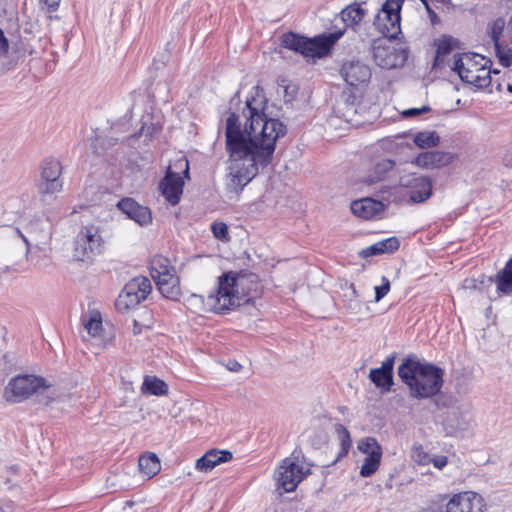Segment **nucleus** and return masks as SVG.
<instances>
[{"label":"nucleus","mask_w":512,"mask_h":512,"mask_svg":"<svg viewBox=\"0 0 512 512\" xmlns=\"http://www.w3.org/2000/svg\"><path fill=\"white\" fill-rule=\"evenodd\" d=\"M399 248V240L396 237H390L379 241L362 251L364 257L380 255L383 253H393Z\"/></svg>","instance_id":"26"},{"label":"nucleus","mask_w":512,"mask_h":512,"mask_svg":"<svg viewBox=\"0 0 512 512\" xmlns=\"http://www.w3.org/2000/svg\"><path fill=\"white\" fill-rule=\"evenodd\" d=\"M447 512H484L486 502L474 491H463L454 494L446 503Z\"/></svg>","instance_id":"13"},{"label":"nucleus","mask_w":512,"mask_h":512,"mask_svg":"<svg viewBox=\"0 0 512 512\" xmlns=\"http://www.w3.org/2000/svg\"><path fill=\"white\" fill-rule=\"evenodd\" d=\"M454 155L443 151H427L420 153L414 163L423 169H436L451 164Z\"/></svg>","instance_id":"22"},{"label":"nucleus","mask_w":512,"mask_h":512,"mask_svg":"<svg viewBox=\"0 0 512 512\" xmlns=\"http://www.w3.org/2000/svg\"><path fill=\"white\" fill-rule=\"evenodd\" d=\"M372 55L375 63L385 69L402 66L406 61L404 50L383 45L381 40L375 41L372 46Z\"/></svg>","instance_id":"14"},{"label":"nucleus","mask_w":512,"mask_h":512,"mask_svg":"<svg viewBox=\"0 0 512 512\" xmlns=\"http://www.w3.org/2000/svg\"><path fill=\"white\" fill-rule=\"evenodd\" d=\"M61 170V164L56 159H47L43 162L41 177L37 186L42 200H46L48 196L62 191Z\"/></svg>","instance_id":"10"},{"label":"nucleus","mask_w":512,"mask_h":512,"mask_svg":"<svg viewBox=\"0 0 512 512\" xmlns=\"http://www.w3.org/2000/svg\"><path fill=\"white\" fill-rule=\"evenodd\" d=\"M365 16V10L358 4L349 5L344 8L340 13L341 21L344 23L345 31L348 26H355L359 24Z\"/></svg>","instance_id":"28"},{"label":"nucleus","mask_w":512,"mask_h":512,"mask_svg":"<svg viewBox=\"0 0 512 512\" xmlns=\"http://www.w3.org/2000/svg\"><path fill=\"white\" fill-rule=\"evenodd\" d=\"M385 208L383 202L372 198H363L351 203L353 214L367 220L380 217Z\"/></svg>","instance_id":"21"},{"label":"nucleus","mask_w":512,"mask_h":512,"mask_svg":"<svg viewBox=\"0 0 512 512\" xmlns=\"http://www.w3.org/2000/svg\"><path fill=\"white\" fill-rule=\"evenodd\" d=\"M401 185L410 188V200L413 203H421L429 199L432 195V182L428 177H403Z\"/></svg>","instance_id":"17"},{"label":"nucleus","mask_w":512,"mask_h":512,"mask_svg":"<svg viewBox=\"0 0 512 512\" xmlns=\"http://www.w3.org/2000/svg\"><path fill=\"white\" fill-rule=\"evenodd\" d=\"M447 436L463 438L473 431V414L470 405L459 404L449 408L443 419Z\"/></svg>","instance_id":"9"},{"label":"nucleus","mask_w":512,"mask_h":512,"mask_svg":"<svg viewBox=\"0 0 512 512\" xmlns=\"http://www.w3.org/2000/svg\"><path fill=\"white\" fill-rule=\"evenodd\" d=\"M212 232L215 236V238L219 240H228L229 239V233H228V227L223 222H215L211 226Z\"/></svg>","instance_id":"40"},{"label":"nucleus","mask_w":512,"mask_h":512,"mask_svg":"<svg viewBox=\"0 0 512 512\" xmlns=\"http://www.w3.org/2000/svg\"><path fill=\"white\" fill-rule=\"evenodd\" d=\"M226 368L232 372H239L242 368V365L236 360H229L226 364Z\"/></svg>","instance_id":"46"},{"label":"nucleus","mask_w":512,"mask_h":512,"mask_svg":"<svg viewBox=\"0 0 512 512\" xmlns=\"http://www.w3.org/2000/svg\"><path fill=\"white\" fill-rule=\"evenodd\" d=\"M0 512H3V510L0 508Z\"/></svg>","instance_id":"58"},{"label":"nucleus","mask_w":512,"mask_h":512,"mask_svg":"<svg viewBox=\"0 0 512 512\" xmlns=\"http://www.w3.org/2000/svg\"><path fill=\"white\" fill-rule=\"evenodd\" d=\"M9 51V41L6 38L3 30L0 28V56L7 55Z\"/></svg>","instance_id":"44"},{"label":"nucleus","mask_w":512,"mask_h":512,"mask_svg":"<svg viewBox=\"0 0 512 512\" xmlns=\"http://www.w3.org/2000/svg\"><path fill=\"white\" fill-rule=\"evenodd\" d=\"M278 86H279V89L283 90L285 102H291L296 98L297 93H298V87L296 84L288 82L285 79H281L278 82Z\"/></svg>","instance_id":"38"},{"label":"nucleus","mask_w":512,"mask_h":512,"mask_svg":"<svg viewBox=\"0 0 512 512\" xmlns=\"http://www.w3.org/2000/svg\"><path fill=\"white\" fill-rule=\"evenodd\" d=\"M104 240L98 226H83L74 240L73 257L78 261H89L103 250Z\"/></svg>","instance_id":"6"},{"label":"nucleus","mask_w":512,"mask_h":512,"mask_svg":"<svg viewBox=\"0 0 512 512\" xmlns=\"http://www.w3.org/2000/svg\"><path fill=\"white\" fill-rule=\"evenodd\" d=\"M358 449L366 455L360 468V475L370 477L380 467L382 447L374 437H366L358 443Z\"/></svg>","instance_id":"12"},{"label":"nucleus","mask_w":512,"mask_h":512,"mask_svg":"<svg viewBox=\"0 0 512 512\" xmlns=\"http://www.w3.org/2000/svg\"><path fill=\"white\" fill-rule=\"evenodd\" d=\"M420 1L423 3V5H424L425 7H426V4H429V3L427 2V0H420Z\"/></svg>","instance_id":"53"},{"label":"nucleus","mask_w":512,"mask_h":512,"mask_svg":"<svg viewBox=\"0 0 512 512\" xmlns=\"http://www.w3.org/2000/svg\"><path fill=\"white\" fill-rule=\"evenodd\" d=\"M51 384L35 375H18L12 378L4 390V398L9 402H20L41 389L50 388Z\"/></svg>","instance_id":"8"},{"label":"nucleus","mask_w":512,"mask_h":512,"mask_svg":"<svg viewBox=\"0 0 512 512\" xmlns=\"http://www.w3.org/2000/svg\"><path fill=\"white\" fill-rule=\"evenodd\" d=\"M82 324L91 337H97L103 330L102 316L98 310H89L82 315Z\"/></svg>","instance_id":"25"},{"label":"nucleus","mask_w":512,"mask_h":512,"mask_svg":"<svg viewBox=\"0 0 512 512\" xmlns=\"http://www.w3.org/2000/svg\"><path fill=\"white\" fill-rule=\"evenodd\" d=\"M41 2L47 6L49 10H56L59 6L60 0H41Z\"/></svg>","instance_id":"49"},{"label":"nucleus","mask_w":512,"mask_h":512,"mask_svg":"<svg viewBox=\"0 0 512 512\" xmlns=\"http://www.w3.org/2000/svg\"><path fill=\"white\" fill-rule=\"evenodd\" d=\"M390 291V281L387 277H382V284L375 286V302L382 300Z\"/></svg>","instance_id":"42"},{"label":"nucleus","mask_w":512,"mask_h":512,"mask_svg":"<svg viewBox=\"0 0 512 512\" xmlns=\"http://www.w3.org/2000/svg\"><path fill=\"white\" fill-rule=\"evenodd\" d=\"M431 462H433V465L438 468V469H442L443 467H445L448 463V459L446 456H436L434 458H431Z\"/></svg>","instance_id":"45"},{"label":"nucleus","mask_w":512,"mask_h":512,"mask_svg":"<svg viewBox=\"0 0 512 512\" xmlns=\"http://www.w3.org/2000/svg\"><path fill=\"white\" fill-rule=\"evenodd\" d=\"M340 73L345 82L352 87L366 85L372 75L370 67L358 60L345 62Z\"/></svg>","instance_id":"16"},{"label":"nucleus","mask_w":512,"mask_h":512,"mask_svg":"<svg viewBox=\"0 0 512 512\" xmlns=\"http://www.w3.org/2000/svg\"><path fill=\"white\" fill-rule=\"evenodd\" d=\"M134 333H139V328H134Z\"/></svg>","instance_id":"55"},{"label":"nucleus","mask_w":512,"mask_h":512,"mask_svg":"<svg viewBox=\"0 0 512 512\" xmlns=\"http://www.w3.org/2000/svg\"><path fill=\"white\" fill-rule=\"evenodd\" d=\"M440 137L435 131H422L414 136V143L419 148H431L439 144Z\"/></svg>","instance_id":"36"},{"label":"nucleus","mask_w":512,"mask_h":512,"mask_svg":"<svg viewBox=\"0 0 512 512\" xmlns=\"http://www.w3.org/2000/svg\"><path fill=\"white\" fill-rule=\"evenodd\" d=\"M394 165L395 162L390 159H382L378 161L366 177L365 182L371 185L383 180L386 174L393 169Z\"/></svg>","instance_id":"31"},{"label":"nucleus","mask_w":512,"mask_h":512,"mask_svg":"<svg viewBox=\"0 0 512 512\" xmlns=\"http://www.w3.org/2000/svg\"><path fill=\"white\" fill-rule=\"evenodd\" d=\"M420 1L423 3V5H424L425 7H426V4H429V3L427 2V0H420Z\"/></svg>","instance_id":"54"},{"label":"nucleus","mask_w":512,"mask_h":512,"mask_svg":"<svg viewBox=\"0 0 512 512\" xmlns=\"http://www.w3.org/2000/svg\"><path fill=\"white\" fill-rule=\"evenodd\" d=\"M344 34V30H336L327 36L307 39L295 33L282 36L281 45L284 48L301 53L305 57L321 58L325 56L333 44Z\"/></svg>","instance_id":"5"},{"label":"nucleus","mask_w":512,"mask_h":512,"mask_svg":"<svg viewBox=\"0 0 512 512\" xmlns=\"http://www.w3.org/2000/svg\"><path fill=\"white\" fill-rule=\"evenodd\" d=\"M508 90L512 92V85H508Z\"/></svg>","instance_id":"57"},{"label":"nucleus","mask_w":512,"mask_h":512,"mask_svg":"<svg viewBox=\"0 0 512 512\" xmlns=\"http://www.w3.org/2000/svg\"><path fill=\"white\" fill-rule=\"evenodd\" d=\"M138 465L140 471L151 478L155 476L161 469L160 460L155 453H145L139 457Z\"/></svg>","instance_id":"29"},{"label":"nucleus","mask_w":512,"mask_h":512,"mask_svg":"<svg viewBox=\"0 0 512 512\" xmlns=\"http://www.w3.org/2000/svg\"><path fill=\"white\" fill-rule=\"evenodd\" d=\"M426 10L429 14L431 21L434 23L436 21V19H438L437 14L432 10V8L430 7L429 4H426Z\"/></svg>","instance_id":"51"},{"label":"nucleus","mask_w":512,"mask_h":512,"mask_svg":"<svg viewBox=\"0 0 512 512\" xmlns=\"http://www.w3.org/2000/svg\"><path fill=\"white\" fill-rule=\"evenodd\" d=\"M497 290L504 294L512 293V257L507 261L504 268L496 275Z\"/></svg>","instance_id":"32"},{"label":"nucleus","mask_w":512,"mask_h":512,"mask_svg":"<svg viewBox=\"0 0 512 512\" xmlns=\"http://www.w3.org/2000/svg\"><path fill=\"white\" fill-rule=\"evenodd\" d=\"M309 472L308 469L293 458H285L278 467L276 481L284 492L294 491Z\"/></svg>","instance_id":"11"},{"label":"nucleus","mask_w":512,"mask_h":512,"mask_svg":"<svg viewBox=\"0 0 512 512\" xmlns=\"http://www.w3.org/2000/svg\"><path fill=\"white\" fill-rule=\"evenodd\" d=\"M15 232L23 239L24 243L26 244V247H27V253L29 252L30 250V243H29V240L27 239L26 236H24L21 231L18 229V228H15Z\"/></svg>","instance_id":"52"},{"label":"nucleus","mask_w":512,"mask_h":512,"mask_svg":"<svg viewBox=\"0 0 512 512\" xmlns=\"http://www.w3.org/2000/svg\"><path fill=\"white\" fill-rule=\"evenodd\" d=\"M145 299L139 298L134 292L127 291L126 288L122 290L116 300V307L119 311H127L131 308L136 307L140 302Z\"/></svg>","instance_id":"35"},{"label":"nucleus","mask_w":512,"mask_h":512,"mask_svg":"<svg viewBox=\"0 0 512 512\" xmlns=\"http://www.w3.org/2000/svg\"><path fill=\"white\" fill-rule=\"evenodd\" d=\"M124 287L127 291L134 292L135 295L143 299H146L152 290L151 282L145 276H138L131 279Z\"/></svg>","instance_id":"33"},{"label":"nucleus","mask_w":512,"mask_h":512,"mask_svg":"<svg viewBox=\"0 0 512 512\" xmlns=\"http://www.w3.org/2000/svg\"><path fill=\"white\" fill-rule=\"evenodd\" d=\"M134 333H139V328H134Z\"/></svg>","instance_id":"56"},{"label":"nucleus","mask_w":512,"mask_h":512,"mask_svg":"<svg viewBox=\"0 0 512 512\" xmlns=\"http://www.w3.org/2000/svg\"><path fill=\"white\" fill-rule=\"evenodd\" d=\"M117 207L127 217L140 226H147L152 222V214L148 207L142 206L132 198H124L120 200Z\"/></svg>","instance_id":"18"},{"label":"nucleus","mask_w":512,"mask_h":512,"mask_svg":"<svg viewBox=\"0 0 512 512\" xmlns=\"http://www.w3.org/2000/svg\"><path fill=\"white\" fill-rule=\"evenodd\" d=\"M404 0H386L374 19L376 29L388 39L401 33L400 11Z\"/></svg>","instance_id":"7"},{"label":"nucleus","mask_w":512,"mask_h":512,"mask_svg":"<svg viewBox=\"0 0 512 512\" xmlns=\"http://www.w3.org/2000/svg\"><path fill=\"white\" fill-rule=\"evenodd\" d=\"M150 272L155 281L176 275L175 268L170 265L169 259L163 256H155L152 259Z\"/></svg>","instance_id":"24"},{"label":"nucleus","mask_w":512,"mask_h":512,"mask_svg":"<svg viewBox=\"0 0 512 512\" xmlns=\"http://www.w3.org/2000/svg\"><path fill=\"white\" fill-rule=\"evenodd\" d=\"M265 98L258 93L246 100L243 115L244 128L239 116L231 113L226 119V150L229 154L230 191L240 192L273 158L276 141L283 137L286 125L280 120L267 118L264 113Z\"/></svg>","instance_id":"1"},{"label":"nucleus","mask_w":512,"mask_h":512,"mask_svg":"<svg viewBox=\"0 0 512 512\" xmlns=\"http://www.w3.org/2000/svg\"><path fill=\"white\" fill-rule=\"evenodd\" d=\"M503 164L507 168H512V150H509L504 154Z\"/></svg>","instance_id":"50"},{"label":"nucleus","mask_w":512,"mask_h":512,"mask_svg":"<svg viewBox=\"0 0 512 512\" xmlns=\"http://www.w3.org/2000/svg\"><path fill=\"white\" fill-rule=\"evenodd\" d=\"M504 28L505 20L499 17L487 24L486 34L494 45L500 63L504 67H509L512 63V49L503 47L499 41Z\"/></svg>","instance_id":"15"},{"label":"nucleus","mask_w":512,"mask_h":512,"mask_svg":"<svg viewBox=\"0 0 512 512\" xmlns=\"http://www.w3.org/2000/svg\"><path fill=\"white\" fill-rule=\"evenodd\" d=\"M444 370L416 358L405 359L398 367V375L405 383L412 398L428 399L437 395L444 384Z\"/></svg>","instance_id":"2"},{"label":"nucleus","mask_w":512,"mask_h":512,"mask_svg":"<svg viewBox=\"0 0 512 512\" xmlns=\"http://www.w3.org/2000/svg\"><path fill=\"white\" fill-rule=\"evenodd\" d=\"M428 111H430V107L429 106H423L422 108L407 109V110L402 112V115L404 117H413V116H417V115H420V114L428 112Z\"/></svg>","instance_id":"43"},{"label":"nucleus","mask_w":512,"mask_h":512,"mask_svg":"<svg viewBox=\"0 0 512 512\" xmlns=\"http://www.w3.org/2000/svg\"><path fill=\"white\" fill-rule=\"evenodd\" d=\"M160 293L167 299L177 300L181 294L179 278L175 275L156 281Z\"/></svg>","instance_id":"27"},{"label":"nucleus","mask_w":512,"mask_h":512,"mask_svg":"<svg viewBox=\"0 0 512 512\" xmlns=\"http://www.w3.org/2000/svg\"><path fill=\"white\" fill-rule=\"evenodd\" d=\"M177 166H179V168H184V175L185 177H189V163H188V160L186 158H181L177 161Z\"/></svg>","instance_id":"47"},{"label":"nucleus","mask_w":512,"mask_h":512,"mask_svg":"<svg viewBox=\"0 0 512 512\" xmlns=\"http://www.w3.org/2000/svg\"><path fill=\"white\" fill-rule=\"evenodd\" d=\"M491 60L477 53H462L454 58L452 70L465 83L484 88L491 83Z\"/></svg>","instance_id":"4"},{"label":"nucleus","mask_w":512,"mask_h":512,"mask_svg":"<svg viewBox=\"0 0 512 512\" xmlns=\"http://www.w3.org/2000/svg\"><path fill=\"white\" fill-rule=\"evenodd\" d=\"M462 288L464 290H472L477 288V281L475 279H466L463 282Z\"/></svg>","instance_id":"48"},{"label":"nucleus","mask_w":512,"mask_h":512,"mask_svg":"<svg viewBox=\"0 0 512 512\" xmlns=\"http://www.w3.org/2000/svg\"><path fill=\"white\" fill-rule=\"evenodd\" d=\"M452 41L453 39L449 36H443L437 41V49H436V57H435V63L440 60L442 56L447 55L452 50Z\"/></svg>","instance_id":"37"},{"label":"nucleus","mask_w":512,"mask_h":512,"mask_svg":"<svg viewBox=\"0 0 512 512\" xmlns=\"http://www.w3.org/2000/svg\"><path fill=\"white\" fill-rule=\"evenodd\" d=\"M232 458L233 455L228 450L211 449L197 460L196 468L200 471L208 472L217 465L232 460Z\"/></svg>","instance_id":"23"},{"label":"nucleus","mask_w":512,"mask_h":512,"mask_svg":"<svg viewBox=\"0 0 512 512\" xmlns=\"http://www.w3.org/2000/svg\"><path fill=\"white\" fill-rule=\"evenodd\" d=\"M229 273H231L233 275V277H236V278H240L243 276H251V275L256 278L255 282L247 281L244 286L237 287L238 295H239V306L241 305L242 302L248 301V299H245L247 296L251 295L253 297L254 295H256L258 293V291L260 289V284H259L258 276L256 274H254V273H235L232 271H230Z\"/></svg>","instance_id":"30"},{"label":"nucleus","mask_w":512,"mask_h":512,"mask_svg":"<svg viewBox=\"0 0 512 512\" xmlns=\"http://www.w3.org/2000/svg\"><path fill=\"white\" fill-rule=\"evenodd\" d=\"M141 389L143 393L156 396L165 395L168 392L167 384L154 376H146Z\"/></svg>","instance_id":"34"},{"label":"nucleus","mask_w":512,"mask_h":512,"mask_svg":"<svg viewBox=\"0 0 512 512\" xmlns=\"http://www.w3.org/2000/svg\"><path fill=\"white\" fill-rule=\"evenodd\" d=\"M184 182L182 178L176 173L167 170L165 177L160 182V190L165 199L171 204L176 205L180 201L183 193Z\"/></svg>","instance_id":"19"},{"label":"nucleus","mask_w":512,"mask_h":512,"mask_svg":"<svg viewBox=\"0 0 512 512\" xmlns=\"http://www.w3.org/2000/svg\"><path fill=\"white\" fill-rule=\"evenodd\" d=\"M335 429H336V432L338 433V436H339V439L341 442L342 451L344 454H346L351 446V443H352L350 433L347 430V428L345 426H343L342 424H337Z\"/></svg>","instance_id":"39"},{"label":"nucleus","mask_w":512,"mask_h":512,"mask_svg":"<svg viewBox=\"0 0 512 512\" xmlns=\"http://www.w3.org/2000/svg\"><path fill=\"white\" fill-rule=\"evenodd\" d=\"M393 365L394 357L387 358L382 366L373 368L369 372V379L375 384L382 393H387L391 390L393 382Z\"/></svg>","instance_id":"20"},{"label":"nucleus","mask_w":512,"mask_h":512,"mask_svg":"<svg viewBox=\"0 0 512 512\" xmlns=\"http://www.w3.org/2000/svg\"><path fill=\"white\" fill-rule=\"evenodd\" d=\"M411 457L419 465H427L431 462V457L420 446L412 450Z\"/></svg>","instance_id":"41"},{"label":"nucleus","mask_w":512,"mask_h":512,"mask_svg":"<svg viewBox=\"0 0 512 512\" xmlns=\"http://www.w3.org/2000/svg\"><path fill=\"white\" fill-rule=\"evenodd\" d=\"M254 276L233 277L231 273H224L218 278V287L215 293L209 294L206 298L201 295L192 294L187 299L190 309L196 313L216 312L223 313L239 306L238 286H244L247 281L255 282Z\"/></svg>","instance_id":"3"}]
</instances>
